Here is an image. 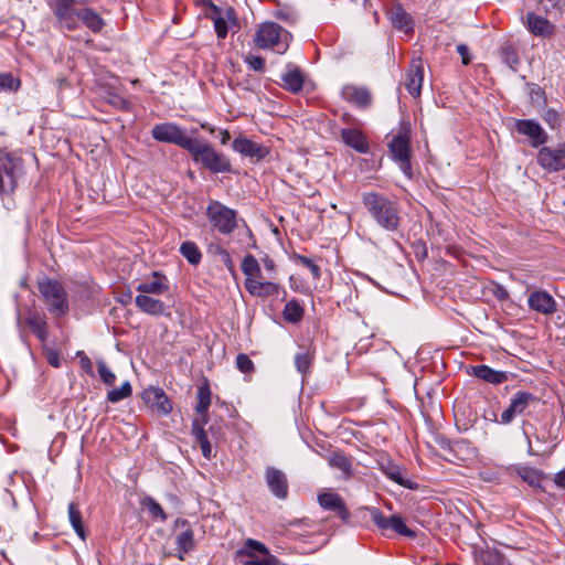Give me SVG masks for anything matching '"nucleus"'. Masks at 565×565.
I'll return each mask as SVG.
<instances>
[{
    "instance_id": "obj_39",
    "label": "nucleus",
    "mask_w": 565,
    "mask_h": 565,
    "mask_svg": "<svg viewBox=\"0 0 565 565\" xmlns=\"http://www.w3.org/2000/svg\"><path fill=\"white\" fill-rule=\"evenodd\" d=\"M20 87V78L12 73H0V92L17 93Z\"/></svg>"
},
{
    "instance_id": "obj_8",
    "label": "nucleus",
    "mask_w": 565,
    "mask_h": 565,
    "mask_svg": "<svg viewBox=\"0 0 565 565\" xmlns=\"http://www.w3.org/2000/svg\"><path fill=\"white\" fill-rule=\"evenodd\" d=\"M206 216L218 233L230 235L237 226V213L218 201H212L206 207Z\"/></svg>"
},
{
    "instance_id": "obj_50",
    "label": "nucleus",
    "mask_w": 565,
    "mask_h": 565,
    "mask_svg": "<svg viewBox=\"0 0 565 565\" xmlns=\"http://www.w3.org/2000/svg\"><path fill=\"white\" fill-rule=\"evenodd\" d=\"M236 366L241 372L245 374L252 373L254 371L253 361L249 359L247 354L244 353H239L236 356Z\"/></svg>"
},
{
    "instance_id": "obj_31",
    "label": "nucleus",
    "mask_w": 565,
    "mask_h": 565,
    "mask_svg": "<svg viewBox=\"0 0 565 565\" xmlns=\"http://www.w3.org/2000/svg\"><path fill=\"white\" fill-rule=\"evenodd\" d=\"M526 25L530 32L537 36L550 35L553 33V25L543 17L529 12L526 14Z\"/></svg>"
},
{
    "instance_id": "obj_48",
    "label": "nucleus",
    "mask_w": 565,
    "mask_h": 565,
    "mask_svg": "<svg viewBox=\"0 0 565 565\" xmlns=\"http://www.w3.org/2000/svg\"><path fill=\"white\" fill-rule=\"evenodd\" d=\"M145 505L153 518L160 519L161 521L167 520V514L164 513L162 507L152 498H147L145 500Z\"/></svg>"
},
{
    "instance_id": "obj_5",
    "label": "nucleus",
    "mask_w": 565,
    "mask_h": 565,
    "mask_svg": "<svg viewBox=\"0 0 565 565\" xmlns=\"http://www.w3.org/2000/svg\"><path fill=\"white\" fill-rule=\"evenodd\" d=\"M195 162H200L211 172L221 173L231 171V162L226 156L217 152L210 143L199 139L193 140L191 148L188 149Z\"/></svg>"
},
{
    "instance_id": "obj_14",
    "label": "nucleus",
    "mask_w": 565,
    "mask_h": 565,
    "mask_svg": "<svg viewBox=\"0 0 565 565\" xmlns=\"http://www.w3.org/2000/svg\"><path fill=\"white\" fill-rule=\"evenodd\" d=\"M174 543L177 545V556L180 561L195 548L194 529L186 519H177L174 522Z\"/></svg>"
},
{
    "instance_id": "obj_54",
    "label": "nucleus",
    "mask_w": 565,
    "mask_h": 565,
    "mask_svg": "<svg viewBox=\"0 0 565 565\" xmlns=\"http://www.w3.org/2000/svg\"><path fill=\"white\" fill-rule=\"evenodd\" d=\"M544 8L546 11L550 9H558L562 10L565 8V0H544Z\"/></svg>"
},
{
    "instance_id": "obj_22",
    "label": "nucleus",
    "mask_w": 565,
    "mask_h": 565,
    "mask_svg": "<svg viewBox=\"0 0 565 565\" xmlns=\"http://www.w3.org/2000/svg\"><path fill=\"white\" fill-rule=\"evenodd\" d=\"M424 79V67L420 58L413 60L405 78V87L411 95H420Z\"/></svg>"
},
{
    "instance_id": "obj_2",
    "label": "nucleus",
    "mask_w": 565,
    "mask_h": 565,
    "mask_svg": "<svg viewBox=\"0 0 565 565\" xmlns=\"http://www.w3.org/2000/svg\"><path fill=\"white\" fill-rule=\"evenodd\" d=\"M362 203L373 221L387 232H397L403 217L397 201L379 192L362 194Z\"/></svg>"
},
{
    "instance_id": "obj_58",
    "label": "nucleus",
    "mask_w": 565,
    "mask_h": 565,
    "mask_svg": "<svg viewBox=\"0 0 565 565\" xmlns=\"http://www.w3.org/2000/svg\"><path fill=\"white\" fill-rule=\"evenodd\" d=\"M263 264H264V267L266 268V270L268 271H275L276 269V265H275V262L269 258V257H265L263 259Z\"/></svg>"
},
{
    "instance_id": "obj_29",
    "label": "nucleus",
    "mask_w": 565,
    "mask_h": 565,
    "mask_svg": "<svg viewBox=\"0 0 565 565\" xmlns=\"http://www.w3.org/2000/svg\"><path fill=\"white\" fill-rule=\"evenodd\" d=\"M343 142L360 153H367L370 150L369 142L361 130L355 128H344L341 131Z\"/></svg>"
},
{
    "instance_id": "obj_60",
    "label": "nucleus",
    "mask_w": 565,
    "mask_h": 565,
    "mask_svg": "<svg viewBox=\"0 0 565 565\" xmlns=\"http://www.w3.org/2000/svg\"><path fill=\"white\" fill-rule=\"evenodd\" d=\"M231 139L228 130H221V143L226 145Z\"/></svg>"
},
{
    "instance_id": "obj_3",
    "label": "nucleus",
    "mask_w": 565,
    "mask_h": 565,
    "mask_svg": "<svg viewBox=\"0 0 565 565\" xmlns=\"http://www.w3.org/2000/svg\"><path fill=\"white\" fill-rule=\"evenodd\" d=\"M291 41V34L276 22L260 24L255 33L254 42L263 50H273L284 54Z\"/></svg>"
},
{
    "instance_id": "obj_49",
    "label": "nucleus",
    "mask_w": 565,
    "mask_h": 565,
    "mask_svg": "<svg viewBox=\"0 0 565 565\" xmlns=\"http://www.w3.org/2000/svg\"><path fill=\"white\" fill-rule=\"evenodd\" d=\"M295 259L299 264L306 266L311 271L315 279L320 278V276H321L320 267L311 258H309L307 256H302V255H296Z\"/></svg>"
},
{
    "instance_id": "obj_52",
    "label": "nucleus",
    "mask_w": 565,
    "mask_h": 565,
    "mask_svg": "<svg viewBox=\"0 0 565 565\" xmlns=\"http://www.w3.org/2000/svg\"><path fill=\"white\" fill-rule=\"evenodd\" d=\"M543 119L552 129L559 126V116L557 111L554 109L546 110L543 116Z\"/></svg>"
},
{
    "instance_id": "obj_12",
    "label": "nucleus",
    "mask_w": 565,
    "mask_h": 565,
    "mask_svg": "<svg viewBox=\"0 0 565 565\" xmlns=\"http://www.w3.org/2000/svg\"><path fill=\"white\" fill-rule=\"evenodd\" d=\"M390 152L393 159L399 164L401 170L406 174L411 175V147H409V130L403 128L398 135L394 136L391 140Z\"/></svg>"
},
{
    "instance_id": "obj_17",
    "label": "nucleus",
    "mask_w": 565,
    "mask_h": 565,
    "mask_svg": "<svg viewBox=\"0 0 565 565\" xmlns=\"http://www.w3.org/2000/svg\"><path fill=\"white\" fill-rule=\"evenodd\" d=\"M514 128L520 135L526 136L535 148L546 143L548 139L542 126L532 119H518L515 120Z\"/></svg>"
},
{
    "instance_id": "obj_28",
    "label": "nucleus",
    "mask_w": 565,
    "mask_h": 565,
    "mask_svg": "<svg viewBox=\"0 0 565 565\" xmlns=\"http://www.w3.org/2000/svg\"><path fill=\"white\" fill-rule=\"evenodd\" d=\"M471 374L487 383L499 385L508 381L507 372L493 370L486 364H479L471 367Z\"/></svg>"
},
{
    "instance_id": "obj_9",
    "label": "nucleus",
    "mask_w": 565,
    "mask_h": 565,
    "mask_svg": "<svg viewBox=\"0 0 565 565\" xmlns=\"http://www.w3.org/2000/svg\"><path fill=\"white\" fill-rule=\"evenodd\" d=\"M22 160L11 154L0 158V196L10 195L18 185L22 173Z\"/></svg>"
},
{
    "instance_id": "obj_47",
    "label": "nucleus",
    "mask_w": 565,
    "mask_h": 565,
    "mask_svg": "<svg viewBox=\"0 0 565 565\" xmlns=\"http://www.w3.org/2000/svg\"><path fill=\"white\" fill-rule=\"evenodd\" d=\"M98 374L106 385H113L116 381L115 373L100 360L97 362Z\"/></svg>"
},
{
    "instance_id": "obj_61",
    "label": "nucleus",
    "mask_w": 565,
    "mask_h": 565,
    "mask_svg": "<svg viewBox=\"0 0 565 565\" xmlns=\"http://www.w3.org/2000/svg\"><path fill=\"white\" fill-rule=\"evenodd\" d=\"M247 279H254V280H258V281L265 280L260 268L257 274L249 276Z\"/></svg>"
},
{
    "instance_id": "obj_21",
    "label": "nucleus",
    "mask_w": 565,
    "mask_h": 565,
    "mask_svg": "<svg viewBox=\"0 0 565 565\" xmlns=\"http://www.w3.org/2000/svg\"><path fill=\"white\" fill-rule=\"evenodd\" d=\"M232 147L236 152L257 161L264 159L269 152L266 147L244 137L235 138Z\"/></svg>"
},
{
    "instance_id": "obj_44",
    "label": "nucleus",
    "mask_w": 565,
    "mask_h": 565,
    "mask_svg": "<svg viewBox=\"0 0 565 565\" xmlns=\"http://www.w3.org/2000/svg\"><path fill=\"white\" fill-rule=\"evenodd\" d=\"M258 260L250 254L246 255L242 262V271L248 278L259 271Z\"/></svg>"
},
{
    "instance_id": "obj_16",
    "label": "nucleus",
    "mask_w": 565,
    "mask_h": 565,
    "mask_svg": "<svg viewBox=\"0 0 565 565\" xmlns=\"http://www.w3.org/2000/svg\"><path fill=\"white\" fill-rule=\"evenodd\" d=\"M143 403L159 415H168L172 412L171 401L161 387L149 386L141 394Z\"/></svg>"
},
{
    "instance_id": "obj_51",
    "label": "nucleus",
    "mask_w": 565,
    "mask_h": 565,
    "mask_svg": "<svg viewBox=\"0 0 565 565\" xmlns=\"http://www.w3.org/2000/svg\"><path fill=\"white\" fill-rule=\"evenodd\" d=\"M244 61L249 65V67L254 71H263L265 68V60L260 56H256L253 54H248L245 56Z\"/></svg>"
},
{
    "instance_id": "obj_6",
    "label": "nucleus",
    "mask_w": 565,
    "mask_h": 565,
    "mask_svg": "<svg viewBox=\"0 0 565 565\" xmlns=\"http://www.w3.org/2000/svg\"><path fill=\"white\" fill-rule=\"evenodd\" d=\"M38 288L52 315L63 317L68 312L67 294L60 281L43 278L38 282Z\"/></svg>"
},
{
    "instance_id": "obj_10",
    "label": "nucleus",
    "mask_w": 565,
    "mask_h": 565,
    "mask_svg": "<svg viewBox=\"0 0 565 565\" xmlns=\"http://www.w3.org/2000/svg\"><path fill=\"white\" fill-rule=\"evenodd\" d=\"M151 136L157 141L173 143L186 151L194 140V138L188 137L185 131L174 122L154 125L151 129Z\"/></svg>"
},
{
    "instance_id": "obj_32",
    "label": "nucleus",
    "mask_w": 565,
    "mask_h": 565,
    "mask_svg": "<svg viewBox=\"0 0 565 565\" xmlns=\"http://www.w3.org/2000/svg\"><path fill=\"white\" fill-rule=\"evenodd\" d=\"M516 475L532 488L544 489L543 483L550 479L541 470L531 467H518L515 468Z\"/></svg>"
},
{
    "instance_id": "obj_34",
    "label": "nucleus",
    "mask_w": 565,
    "mask_h": 565,
    "mask_svg": "<svg viewBox=\"0 0 565 565\" xmlns=\"http://www.w3.org/2000/svg\"><path fill=\"white\" fill-rule=\"evenodd\" d=\"M388 17L394 28L405 33H409L413 31L412 19L402 7L392 8L391 11L388 12Z\"/></svg>"
},
{
    "instance_id": "obj_25",
    "label": "nucleus",
    "mask_w": 565,
    "mask_h": 565,
    "mask_svg": "<svg viewBox=\"0 0 565 565\" xmlns=\"http://www.w3.org/2000/svg\"><path fill=\"white\" fill-rule=\"evenodd\" d=\"M318 502L322 509L335 512L337 515L344 521L350 516V512L343 499L335 492L320 493L318 495Z\"/></svg>"
},
{
    "instance_id": "obj_23",
    "label": "nucleus",
    "mask_w": 565,
    "mask_h": 565,
    "mask_svg": "<svg viewBox=\"0 0 565 565\" xmlns=\"http://www.w3.org/2000/svg\"><path fill=\"white\" fill-rule=\"evenodd\" d=\"M136 290L143 295H162L169 290L168 279L163 274L153 271L136 287Z\"/></svg>"
},
{
    "instance_id": "obj_38",
    "label": "nucleus",
    "mask_w": 565,
    "mask_h": 565,
    "mask_svg": "<svg viewBox=\"0 0 565 565\" xmlns=\"http://www.w3.org/2000/svg\"><path fill=\"white\" fill-rule=\"evenodd\" d=\"M284 319L288 322H299L303 317V308L296 299L289 300L282 311Z\"/></svg>"
},
{
    "instance_id": "obj_33",
    "label": "nucleus",
    "mask_w": 565,
    "mask_h": 565,
    "mask_svg": "<svg viewBox=\"0 0 565 565\" xmlns=\"http://www.w3.org/2000/svg\"><path fill=\"white\" fill-rule=\"evenodd\" d=\"M282 87L291 93H298L303 86V75L296 66H289L281 75Z\"/></svg>"
},
{
    "instance_id": "obj_11",
    "label": "nucleus",
    "mask_w": 565,
    "mask_h": 565,
    "mask_svg": "<svg viewBox=\"0 0 565 565\" xmlns=\"http://www.w3.org/2000/svg\"><path fill=\"white\" fill-rule=\"evenodd\" d=\"M204 4L211 10L210 18L214 23V30L218 39H225L230 30L238 28V20L234 8L222 9L211 0H204Z\"/></svg>"
},
{
    "instance_id": "obj_46",
    "label": "nucleus",
    "mask_w": 565,
    "mask_h": 565,
    "mask_svg": "<svg viewBox=\"0 0 565 565\" xmlns=\"http://www.w3.org/2000/svg\"><path fill=\"white\" fill-rule=\"evenodd\" d=\"M311 363L312 356L308 352L298 353L295 358V365L302 374L309 372Z\"/></svg>"
},
{
    "instance_id": "obj_35",
    "label": "nucleus",
    "mask_w": 565,
    "mask_h": 565,
    "mask_svg": "<svg viewBox=\"0 0 565 565\" xmlns=\"http://www.w3.org/2000/svg\"><path fill=\"white\" fill-rule=\"evenodd\" d=\"M26 323L40 341L44 342L47 339V323L44 317L39 313L31 315Z\"/></svg>"
},
{
    "instance_id": "obj_4",
    "label": "nucleus",
    "mask_w": 565,
    "mask_h": 565,
    "mask_svg": "<svg viewBox=\"0 0 565 565\" xmlns=\"http://www.w3.org/2000/svg\"><path fill=\"white\" fill-rule=\"evenodd\" d=\"M211 390L209 385L200 386L198 390V403L195 411L202 416V422L194 419L192 423V434L195 437L196 443L200 445L202 455L204 458L210 459L212 457V447L207 438V434L204 430V425L207 423V413L211 405Z\"/></svg>"
},
{
    "instance_id": "obj_13",
    "label": "nucleus",
    "mask_w": 565,
    "mask_h": 565,
    "mask_svg": "<svg viewBox=\"0 0 565 565\" xmlns=\"http://www.w3.org/2000/svg\"><path fill=\"white\" fill-rule=\"evenodd\" d=\"M539 397L525 391L516 392L505 411L502 412L500 417L501 424H510L516 416L524 415L526 411L539 403Z\"/></svg>"
},
{
    "instance_id": "obj_63",
    "label": "nucleus",
    "mask_w": 565,
    "mask_h": 565,
    "mask_svg": "<svg viewBox=\"0 0 565 565\" xmlns=\"http://www.w3.org/2000/svg\"><path fill=\"white\" fill-rule=\"evenodd\" d=\"M120 106H121L122 108H127V106H128V102H127V100H125V99H120Z\"/></svg>"
},
{
    "instance_id": "obj_43",
    "label": "nucleus",
    "mask_w": 565,
    "mask_h": 565,
    "mask_svg": "<svg viewBox=\"0 0 565 565\" xmlns=\"http://www.w3.org/2000/svg\"><path fill=\"white\" fill-rule=\"evenodd\" d=\"M501 55L504 63L512 70H516L520 64L519 53L512 44H507L501 49Z\"/></svg>"
},
{
    "instance_id": "obj_24",
    "label": "nucleus",
    "mask_w": 565,
    "mask_h": 565,
    "mask_svg": "<svg viewBox=\"0 0 565 565\" xmlns=\"http://www.w3.org/2000/svg\"><path fill=\"white\" fill-rule=\"evenodd\" d=\"M245 289L254 297L268 298L277 296L281 289L280 285L271 280L245 279Z\"/></svg>"
},
{
    "instance_id": "obj_27",
    "label": "nucleus",
    "mask_w": 565,
    "mask_h": 565,
    "mask_svg": "<svg viewBox=\"0 0 565 565\" xmlns=\"http://www.w3.org/2000/svg\"><path fill=\"white\" fill-rule=\"evenodd\" d=\"M328 465L338 469L342 473V479L349 480L354 476L353 461L351 457H348L343 451L335 450L331 451L328 457Z\"/></svg>"
},
{
    "instance_id": "obj_59",
    "label": "nucleus",
    "mask_w": 565,
    "mask_h": 565,
    "mask_svg": "<svg viewBox=\"0 0 565 565\" xmlns=\"http://www.w3.org/2000/svg\"><path fill=\"white\" fill-rule=\"evenodd\" d=\"M210 433L216 439H218V438H221L223 436V431H222V427L221 426L212 425L210 427Z\"/></svg>"
},
{
    "instance_id": "obj_15",
    "label": "nucleus",
    "mask_w": 565,
    "mask_h": 565,
    "mask_svg": "<svg viewBox=\"0 0 565 565\" xmlns=\"http://www.w3.org/2000/svg\"><path fill=\"white\" fill-rule=\"evenodd\" d=\"M537 164L547 172H557L565 169V142L556 147H543L536 156Z\"/></svg>"
},
{
    "instance_id": "obj_37",
    "label": "nucleus",
    "mask_w": 565,
    "mask_h": 565,
    "mask_svg": "<svg viewBox=\"0 0 565 565\" xmlns=\"http://www.w3.org/2000/svg\"><path fill=\"white\" fill-rule=\"evenodd\" d=\"M179 252L191 265L196 266L201 263L202 253L194 242H183Z\"/></svg>"
},
{
    "instance_id": "obj_7",
    "label": "nucleus",
    "mask_w": 565,
    "mask_h": 565,
    "mask_svg": "<svg viewBox=\"0 0 565 565\" xmlns=\"http://www.w3.org/2000/svg\"><path fill=\"white\" fill-rule=\"evenodd\" d=\"M237 557L244 565H279V559L274 556L267 546L254 539H247L237 551Z\"/></svg>"
},
{
    "instance_id": "obj_26",
    "label": "nucleus",
    "mask_w": 565,
    "mask_h": 565,
    "mask_svg": "<svg viewBox=\"0 0 565 565\" xmlns=\"http://www.w3.org/2000/svg\"><path fill=\"white\" fill-rule=\"evenodd\" d=\"M341 94L347 102L359 108H367L372 103V95L365 87L349 84L342 88Z\"/></svg>"
},
{
    "instance_id": "obj_53",
    "label": "nucleus",
    "mask_w": 565,
    "mask_h": 565,
    "mask_svg": "<svg viewBox=\"0 0 565 565\" xmlns=\"http://www.w3.org/2000/svg\"><path fill=\"white\" fill-rule=\"evenodd\" d=\"M81 356V366L82 369L89 375H93V363L90 359L84 353L79 354Z\"/></svg>"
},
{
    "instance_id": "obj_36",
    "label": "nucleus",
    "mask_w": 565,
    "mask_h": 565,
    "mask_svg": "<svg viewBox=\"0 0 565 565\" xmlns=\"http://www.w3.org/2000/svg\"><path fill=\"white\" fill-rule=\"evenodd\" d=\"M68 519H70V522H71L74 531L76 532V534L82 540H85L86 532H85V527L83 524L82 513L79 511L77 503H75V502H71L68 504Z\"/></svg>"
},
{
    "instance_id": "obj_41",
    "label": "nucleus",
    "mask_w": 565,
    "mask_h": 565,
    "mask_svg": "<svg viewBox=\"0 0 565 565\" xmlns=\"http://www.w3.org/2000/svg\"><path fill=\"white\" fill-rule=\"evenodd\" d=\"M132 393L131 385L128 381L124 382L119 388H113L107 394V399L110 403H118L127 397H129Z\"/></svg>"
},
{
    "instance_id": "obj_40",
    "label": "nucleus",
    "mask_w": 565,
    "mask_h": 565,
    "mask_svg": "<svg viewBox=\"0 0 565 565\" xmlns=\"http://www.w3.org/2000/svg\"><path fill=\"white\" fill-rule=\"evenodd\" d=\"M207 252L213 256H218L220 260L225 265V267L230 271H234L235 266L232 257L224 247H222L220 244H211L207 248Z\"/></svg>"
},
{
    "instance_id": "obj_18",
    "label": "nucleus",
    "mask_w": 565,
    "mask_h": 565,
    "mask_svg": "<svg viewBox=\"0 0 565 565\" xmlns=\"http://www.w3.org/2000/svg\"><path fill=\"white\" fill-rule=\"evenodd\" d=\"M265 478L270 492L278 499H286L288 495V480L284 471L268 467Z\"/></svg>"
},
{
    "instance_id": "obj_55",
    "label": "nucleus",
    "mask_w": 565,
    "mask_h": 565,
    "mask_svg": "<svg viewBox=\"0 0 565 565\" xmlns=\"http://www.w3.org/2000/svg\"><path fill=\"white\" fill-rule=\"evenodd\" d=\"M457 52L460 54L462 64L468 65L470 63L469 50L465 44H459L457 46Z\"/></svg>"
},
{
    "instance_id": "obj_42",
    "label": "nucleus",
    "mask_w": 565,
    "mask_h": 565,
    "mask_svg": "<svg viewBox=\"0 0 565 565\" xmlns=\"http://www.w3.org/2000/svg\"><path fill=\"white\" fill-rule=\"evenodd\" d=\"M390 530L407 537H415L416 535V533L413 530L406 526L403 519L397 514L390 516Z\"/></svg>"
},
{
    "instance_id": "obj_57",
    "label": "nucleus",
    "mask_w": 565,
    "mask_h": 565,
    "mask_svg": "<svg viewBox=\"0 0 565 565\" xmlns=\"http://www.w3.org/2000/svg\"><path fill=\"white\" fill-rule=\"evenodd\" d=\"M553 480L558 488L565 489V469L557 472Z\"/></svg>"
},
{
    "instance_id": "obj_62",
    "label": "nucleus",
    "mask_w": 565,
    "mask_h": 565,
    "mask_svg": "<svg viewBox=\"0 0 565 565\" xmlns=\"http://www.w3.org/2000/svg\"><path fill=\"white\" fill-rule=\"evenodd\" d=\"M201 127L207 131H210L211 134L214 132V128L211 127L209 124H202Z\"/></svg>"
},
{
    "instance_id": "obj_56",
    "label": "nucleus",
    "mask_w": 565,
    "mask_h": 565,
    "mask_svg": "<svg viewBox=\"0 0 565 565\" xmlns=\"http://www.w3.org/2000/svg\"><path fill=\"white\" fill-rule=\"evenodd\" d=\"M47 362L53 367H60L61 366V356L56 351H51L47 354Z\"/></svg>"
},
{
    "instance_id": "obj_20",
    "label": "nucleus",
    "mask_w": 565,
    "mask_h": 565,
    "mask_svg": "<svg viewBox=\"0 0 565 565\" xmlns=\"http://www.w3.org/2000/svg\"><path fill=\"white\" fill-rule=\"evenodd\" d=\"M527 305L530 309L542 315H552L556 311L554 298L545 290H535L529 295Z\"/></svg>"
},
{
    "instance_id": "obj_30",
    "label": "nucleus",
    "mask_w": 565,
    "mask_h": 565,
    "mask_svg": "<svg viewBox=\"0 0 565 565\" xmlns=\"http://www.w3.org/2000/svg\"><path fill=\"white\" fill-rule=\"evenodd\" d=\"M135 303L140 311L151 316H163L167 313L164 303L149 295H138L135 299Z\"/></svg>"
},
{
    "instance_id": "obj_19",
    "label": "nucleus",
    "mask_w": 565,
    "mask_h": 565,
    "mask_svg": "<svg viewBox=\"0 0 565 565\" xmlns=\"http://www.w3.org/2000/svg\"><path fill=\"white\" fill-rule=\"evenodd\" d=\"M380 470L392 481L395 483L407 488V489H416L417 484L409 480L404 479L402 468L393 462L388 457L382 456L379 460Z\"/></svg>"
},
{
    "instance_id": "obj_45",
    "label": "nucleus",
    "mask_w": 565,
    "mask_h": 565,
    "mask_svg": "<svg viewBox=\"0 0 565 565\" xmlns=\"http://www.w3.org/2000/svg\"><path fill=\"white\" fill-rule=\"evenodd\" d=\"M374 524L382 531L390 530V518H386L383 512L376 508L367 509Z\"/></svg>"
},
{
    "instance_id": "obj_1",
    "label": "nucleus",
    "mask_w": 565,
    "mask_h": 565,
    "mask_svg": "<svg viewBox=\"0 0 565 565\" xmlns=\"http://www.w3.org/2000/svg\"><path fill=\"white\" fill-rule=\"evenodd\" d=\"M89 0H53L50 8L56 19V25L62 30L74 31L78 29L79 21L94 33H98L105 25L100 14L85 6Z\"/></svg>"
}]
</instances>
